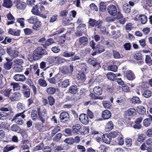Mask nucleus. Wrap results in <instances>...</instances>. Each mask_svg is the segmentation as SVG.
<instances>
[{
    "label": "nucleus",
    "instance_id": "obj_14",
    "mask_svg": "<svg viewBox=\"0 0 152 152\" xmlns=\"http://www.w3.org/2000/svg\"><path fill=\"white\" fill-rule=\"evenodd\" d=\"M59 86L61 88H66L69 85V81L68 79H65L63 81L58 83Z\"/></svg>",
    "mask_w": 152,
    "mask_h": 152
},
{
    "label": "nucleus",
    "instance_id": "obj_8",
    "mask_svg": "<svg viewBox=\"0 0 152 152\" xmlns=\"http://www.w3.org/2000/svg\"><path fill=\"white\" fill-rule=\"evenodd\" d=\"M14 79L16 81L23 82L26 80L25 76L22 74H16L13 77Z\"/></svg>",
    "mask_w": 152,
    "mask_h": 152
},
{
    "label": "nucleus",
    "instance_id": "obj_1",
    "mask_svg": "<svg viewBox=\"0 0 152 152\" xmlns=\"http://www.w3.org/2000/svg\"><path fill=\"white\" fill-rule=\"evenodd\" d=\"M107 11L110 15L114 17L117 16L118 19H120L123 17V15L120 11L118 10L116 6L110 5L107 7Z\"/></svg>",
    "mask_w": 152,
    "mask_h": 152
},
{
    "label": "nucleus",
    "instance_id": "obj_25",
    "mask_svg": "<svg viewBox=\"0 0 152 152\" xmlns=\"http://www.w3.org/2000/svg\"><path fill=\"white\" fill-rule=\"evenodd\" d=\"M41 27V22L38 20L36 21L32 27L33 29L36 31H38L40 29Z\"/></svg>",
    "mask_w": 152,
    "mask_h": 152
},
{
    "label": "nucleus",
    "instance_id": "obj_9",
    "mask_svg": "<svg viewBox=\"0 0 152 152\" xmlns=\"http://www.w3.org/2000/svg\"><path fill=\"white\" fill-rule=\"evenodd\" d=\"M22 88L23 89V93L24 96L26 98H28L29 97L30 94V89L29 88H28L24 84L23 85Z\"/></svg>",
    "mask_w": 152,
    "mask_h": 152
},
{
    "label": "nucleus",
    "instance_id": "obj_36",
    "mask_svg": "<svg viewBox=\"0 0 152 152\" xmlns=\"http://www.w3.org/2000/svg\"><path fill=\"white\" fill-rule=\"evenodd\" d=\"M60 127L58 126H56L51 131V136H53L57 133L60 131Z\"/></svg>",
    "mask_w": 152,
    "mask_h": 152
},
{
    "label": "nucleus",
    "instance_id": "obj_45",
    "mask_svg": "<svg viewBox=\"0 0 152 152\" xmlns=\"http://www.w3.org/2000/svg\"><path fill=\"white\" fill-rule=\"evenodd\" d=\"M12 65V63L11 62H8L4 64V69L6 70L10 69Z\"/></svg>",
    "mask_w": 152,
    "mask_h": 152
},
{
    "label": "nucleus",
    "instance_id": "obj_60",
    "mask_svg": "<svg viewBox=\"0 0 152 152\" xmlns=\"http://www.w3.org/2000/svg\"><path fill=\"white\" fill-rule=\"evenodd\" d=\"M103 104L104 107L105 108L109 109L111 107V104L110 102L107 101L103 102Z\"/></svg>",
    "mask_w": 152,
    "mask_h": 152
},
{
    "label": "nucleus",
    "instance_id": "obj_30",
    "mask_svg": "<svg viewBox=\"0 0 152 152\" xmlns=\"http://www.w3.org/2000/svg\"><path fill=\"white\" fill-rule=\"evenodd\" d=\"M96 50L98 53H100L103 52L104 51L105 49L103 46L98 45L96 46Z\"/></svg>",
    "mask_w": 152,
    "mask_h": 152
},
{
    "label": "nucleus",
    "instance_id": "obj_62",
    "mask_svg": "<svg viewBox=\"0 0 152 152\" xmlns=\"http://www.w3.org/2000/svg\"><path fill=\"white\" fill-rule=\"evenodd\" d=\"M77 148L80 152H85L86 151V148L84 146L79 145L77 146Z\"/></svg>",
    "mask_w": 152,
    "mask_h": 152
},
{
    "label": "nucleus",
    "instance_id": "obj_6",
    "mask_svg": "<svg viewBox=\"0 0 152 152\" xmlns=\"http://www.w3.org/2000/svg\"><path fill=\"white\" fill-rule=\"evenodd\" d=\"M7 51L10 57L12 58H16L19 56L18 51L16 50H13L10 47L7 48Z\"/></svg>",
    "mask_w": 152,
    "mask_h": 152
},
{
    "label": "nucleus",
    "instance_id": "obj_53",
    "mask_svg": "<svg viewBox=\"0 0 152 152\" xmlns=\"http://www.w3.org/2000/svg\"><path fill=\"white\" fill-rule=\"evenodd\" d=\"M143 124L146 127L148 126L151 124V119H149V118L145 119L143 121Z\"/></svg>",
    "mask_w": 152,
    "mask_h": 152
},
{
    "label": "nucleus",
    "instance_id": "obj_51",
    "mask_svg": "<svg viewBox=\"0 0 152 152\" xmlns=\"http://www.w3.org/2000/svg\"><path fill=\"white\" fill-rule=\"evenodd\" d=\"M134 59L137 60H141L142 59V55L140 53H136L134 56Z\"/></svg>",
    "mask_w": 152,
    "mask_h": 152
},
{
    "label": "nucleus",
    "instance_id": "obj_49",
    "mask_svg": "<svg viewBox=\"0 0 152 152\" xmlns=\"http://www.w3.org/2000/svg\"><path fill=\"white\" fill-rule=\"evenodd\" d=\"M54 42L53 39L52 38L49 39H47L45 42V45L48 46L49 45L54 43Z\"/></svg>",
    "mask_w": 152,
    "mask_h": 152
},
{
    "label": "nucleus",
    "instance_id": "obj_46",
    "mask_svg": "<svg viewBox=\"0 0 152 152\" xmlns=\"http://www.w3.org/2000/svg\"><path fill=\"white\" fill-rule=\"evenodd\" d=\"M118 69V66L116 65H111L109 66L108 67V69L113 72H116Z\"/></svg>",
    "mask_w": 152,
    "mask_h": 152
},
{
    "label": "nucleus",
    "instance_id": "obj_34",
    "mask_svg": "<svg viewBox=\"0 0 152 152\" xmlns=\"http://www.w3.org/2000/svg\"><path fill=\"white\" fill-rule=\"evenodd\" d=\"M38 20V19L36 17L33 16L30 17L27 20V21L30 24H33L37 21Z\"/></svg>",
    "mask_w": 152,
    "mask_h": 152
},
{
    "label": "nucleus",
    "instance_id": "obj_59",
    "mask_svg": "<svg viewBox=\"0 0 152 152\" xmlns=\"http://www.w3.org/2000/svg\"><path fill=\"white\" fill-rule=\"evenodd\" d=\"M8 114L5 112L1 111L0 112V120H3L5 117L8 115Z\"/></svg>",
    "mask_w": 152,
    "mask_h": 152
},
{
    "label": "nucleus",
    "instance_id": "obj_13",
    "mask_svg": "<svg viewBox=\"0 0 152 152\" xmlns=\"http://www.w3.org/2000/svg\"><path fill=\"white\" fill-rule=\"evenodd\" d=\"M111 116V113L108 110H105L102 113V117L104 119H108L110 118Z\"/></svg>",
    "mask_w": 152,
    "mask_h": 152
},
{
    "label": "nucleus",
    "instance_id": "obj_5",
    "mask_svg": "<svg viewBox=\"0 0 152 152\" xmlns=\"http://www.w3.org/2000/svg\"><path fill=\"white\" fill-rule=\"evenodd\" d=\"M25 111H24L23 112L17 114L14 116V119L16 120V123L18 124L21 125L23 124V121L22 119L20 118H17L19 117H20L23 119H24L26 115L24 114L25 112Z\"/></svg>",
    "mask_w": 152,
    "mask_h": 152
},
{
    "label": "nucleus",
    "instance_id": "obj_17",
    "mask_svg": "<svg viewBox=\"0 0 152 152\" xmlns=\"http://www.w3.org/2000/svg\"><path fill=\"white\" fill-rule=\"evenodd\" d=\"M79 41L80 45H86L88 43V38L86 37H82L79 38Z\"/></svg>",
    "mask_w": 152,
    "mask_h": 152
},
{
    "label": "nucleus",
    "instance_id": "obj_48",
    "mask_svg": "<svg viewBox=\"0 0 152 152\" xmlns=\"http://www.w3.org/2000/svg\"><path fill=\"white\" fill-rule=\"evenodd\" d=\"M145 139V137L144 136V134H139L137 139V140L138 142H140L141 143L144 142Z\"/></svg>",
    "mask_w": 152,
    "mask_h": 152
},
{
    "label": "nucleus",
    "instance_id": "obj_58",
    "mask_svg": "<svg viewBox=\"0 0 152 152\" xmlns=\"http://www.w3.org/2000/svg\"><path fill=\"white\" fill-rule=\"evenodd\" d=\"M113 54L115 58L118 59L121 58V55L119 52L115 50L113 51Z\"/></svg>",
    "mask_w": 152,
    "mask_h": 152
},
{
    "label": "nucleus",
    "instance_id": "obj_63",
    "mask_svg": "<svg viewBox=\"0 0 152 152\" xmlns=\"http://www.w3.org/2000/svg\"><path fill=\"white\" fill-rule=\"evenodd\" d=\"M88 62L94 66H96L98 64V63L95 61L92 60L91 59H88Z\"/></svg>",
    "mask_w": 152,
    "mask_h": 152
},
{
    "label": "nucleus",
    "instance_id": "obj_19",
    "mask_svg": "<svg viewBox=\"0 0 152 152\" xmlns=\"http://www.w3.org/2000/svg\"><path fill=\"white\" fill-rule=\"evenodd\" d=\"M110 137L109 135L103 134L102 136V140L104 142L108 144H110L112 140Z\"/></svg>",
    "mask_w": 152,
    "mask_h": 152
},
{
    "label": "nucleus",
    "instance_id": "obj_57",
    "mask_svg": "<svg viewBox=\"0 0 152 152\" xmlns=\"http://www.w3.org/2000/svg\"><path fill=\"white\" fill-rule=\"evenodd\" d=\"M48 99L50 105V106L53 105L55 102V100L53 97L50 96H48Z\"/></svg>",
    "mask_w": 152,
    "mask_h": 152
},
{
    "label": "nucleus",
    "instance_id": "obj_3",
    "mask_svg": "<svg viewBox=\"0 0 152 152\" xmlns=\"http://www.w3.org/2000/svg\"><path fill=\"white\" fill-rule=\"evenodd\" d=\"M37 110L39 117L38 120H39L41 121L42 124L44 123L47 120L48 118V116L47 115V113L44 111H41L40 108L37 107Z\"/></svg>",
    "mask_w": 152,
    "mask_h": 152
},
{
    "label": "nucleus",
    "instance_id": "obj_61",
    "mask_svg": "<svg viewBox=\"0 0 152 152\" xmlns=\"http://www.w3.org/2000/svg\"><path fill=\"white\" fill-rule=\"evenodd\" d=\"M96 20H94L92 18H90L88 21V23L89 25L91 27H94L95 26Z\"/></svg>",
    "mask_w": 152,
    "mask_h": 152
},
{
    "label": "nucleus",
    "instance_id": "obj_32",
    "mask_svg": "<svg viewBox=\"0 0 152 152\" xmlns=\"http://www.w3.org/2000/svg\"><path fill=\"white\" fill-rule=\"evenodd\" d=\"M75 54V53L66 51L63 53V56L65 57H72L74 56Z\"/></svg>",
    "mask_w": 152,
    "mask_h": 152
},
{
    "label": "nucleus",
    "instance_id": "obj_37",
    "mask_svg": "<svg viewBox=\"0 0 152 152\" xmlns=\"http://www.w3.org/2000/svg\"><path fill=\"white\" fill-rule=\"evenodd\" d=\"M1 111L6 112L12 111V108L10 105H6L5 107H1L0 109Z\"/></svg>",
    "mask_w": 152,
    "mask_h": 152
},
{
    "label": "nucleus",
    "instance_id": "obj_26",
    "mask_svg": "<svg viewBox=\"0 0 152 152\" xmlns=\"http://www.w3.org/2000/svg\"><path fill=\"white\" fill-rule=\"evenodd\" d=\"M106 76L108 79L113 81L116 79V77L115 74L112 72H108Z\"/></svg>",
    "mask_w": 152,
    "mask_h": 152
},
{
    "label": "nucleus",
    "instance_id": "obj_4",
    "mask_svg": "<svg viewBox=\"0 0 152 152\" xmlns=\"http://www.w3.org/2000/svg\"><path fill=\"white\" fill-rule=\"evenodd\" d=\"M59 118L60 121L65 124H68L70 120L69 115L66 112L61 113Z\"/></svg>",
    "mask_w": 152,
    "mask_h": 152
},
{
    "label": "nucleus",
    "instance_id": "obj_28",
    "mask_svg": "<svg viewBox=\"0 0 152 152\" xmlns=\"http://www.w3.org/2000/svg\"><path fill=\"white\" fill-rule=\"evenodd\" d=\"M136 113V110L134 108L129 109L126 112V115L128 116L134 115H135Z\"/></svg>",
    "mask_w": 152,
    "mask_h": 152
},
{
    "label": "nucleus",
    "instance_id": "obj_43",
    "mask_svg": "<svg viewBox=\"0 0 152 152\" xmlns=\"http://www.w3.org/2000/svg\"><path fill=\"white\" fill-rule=\"evenodd\" d=\"M143 95L144 97L146 98L150 97L151 95V92L150 90H146L144 91Z\"/></svg>",
    "mask_w": 152,
    "mask_h": 152
},
{
    "label": "nucleus",
    "instance_id": "obj_7",
    "mask_svg": "<svg viewBox=\"0 0 152 152\" xmlns=\"http://www.w3.org/2000/svg\"><path fill=\"white\" fill-rule=\"evenodd\" d=\"M79 119L80 122L84 125L87 124L89 123L88 118L86 114L83 113L80 114Z\"/></svg>",
    "mask_w": 152,
    "mask_h": 152
},
{
    "label": "nucleus",
    "instance_id": "obj_50",
    "mask_svg": "<svg viewBox=\"0 0 152 152\" xmlns=\"http://www.w3.org/2000/svg\"><path fill=\"white\" fill-rule=\"evenodd\" d=\"M10 86H12V87L14 90H18L20 88V86L18 83L15 82L12 83L10 84Z\"/></svg>",
    "mask_w": 152,
    "mask_h": 152
},
{
    "label": "nucleus",
    "instance_id": "obj_55",
    "mask_svg": "<svg viewBox=\"0 0 152 152\" xmlns=\"http://www.w3.org/2000/svg\"><path fill=\"white\" fill-rule=\"evenodd\" d=\"M12 90V89L10 88L6 89H5L4 91V95L6 96L9 97Z\"/></svg>",
    "mask_w": 152,
    "mask_h": 152
},
{
    "label": "nucleus",
    "instance_id": "obj_44",
    "mask_svg": "<svg viewBox=\"0 0 152 152\" xmlns=\"http://www.w3.org/2000/svg\"><path fill=\"white\" fill-rule=\"evenodd\" d=\"M109 148L105 146L101 145L98 148V150L101 152H107Z\"/></svg>",
    "mask_w": 152,
    "mask_h": 152
},
{
    "label": "nucleus",
    "instance_id": "obj_38",
    "mask_svg": "<svg viewBox=\"0 0 152 152\" xmlns=\"http://www.w3.org/2000/svg\"><path fill=\"white\" fill-rule=\"evenodd\" d=\"M38 83L40 86L43 87H45L47 85L46 81L42 78H40L39 80Z\"/></svg>",
    "mask_w": 152,
    "mask_h": 152
},
{
    "label": "nucleus",
    "instance_id": "obj_16",
    "mask_svg": "<svg viewBox=\"0 0 152 152\" xmlns=\"http://www.w3.org/2000/svg\"><path fill=\"white\" fill-rule=\"evenodd\" d=\"M20 31L19 30H16L14 29L10 28L8 31L9 34L15 36H20Z\"/></svg>",
    "mask_w": 152,
    "mask_h": 152
},
{
    "label": "nucleus",
    "instance_id": "obj_27",
    "mask_svg": "<svg viewBox=\"0 0 152 152\" xmlns=\"http://www.w3.org/2000/svg\"><path fill=\"white\" fill-rule=\"evenodd\" d=\"M138 20L140 21L142 24H145L147 21V18L144 15H141L138 17Z\"/></svg>",
    "mask_w": 152,
    "mask_h": 152
},
{
    "label": "nucleus",
    "instance_id": "obj_2",
    "mask_svg": "<svg viewBox=\"0 0 152 152\" xmlns=\"http://www.w3.org/2000/svg\"><path fill=\"white\" fill-rule=\"evenodd\" d=\"M47 54L45 49L41 47H39L34 50L33 54V58L35 60H37L41 58L43 56Z\"/></svg>",
    "mask_w": 152,
    "mask_h": 152
},
{
    "label": "nucleus",
    "instance_id": "obj_35",
    "mask_svg": "<svg viewBox=\"0 0 152 152\" xmlns=\"http://www.w3.org/2000/svg\"><path fill=\"white\" fill-rule=\"evenodd\" d=\"M37 111L33 110L31 113V117L32 119L35 121L37 118Z\"/></svg>",
    "mask_w": 152,
    "mask_h": 152
},
{
    "label": "nucleus",
    "instance_id": "obj_47",
    "mask_svg": "<svg viewBox=\"0 0 152 152\" xmlns=\"http://www.w3.org/2000/svg\"><path fill=\"white\" fill-rule=\"evenodd\" d=\"M23 67L21 65H18L14 68V70L17 72H20L23 69Z\"/></svg>",
    "mask_w": 152,
    "mask_h": 152
},
{
    "label": "nucleus",
    "instance_id": "obj_52",
    "mask_svg": "<svg viewBox=\"0 0 152 152\" xmlns=\"http://www.w3.org/2000/svg\"><path fill=\"white\" fill-rule=\"evenodd\" d=\"M63 149V148L61 145H56L54 147V151L55 152H59V151Z\"/></svg>",
    "mask_w": 152,
    "mask_h": 152
},
{
    "label": "nucleus",
    "instance_id": "obj_41",
    "mask_svg": "<svg viewBox=\"0 0 152 152\" xmlns=\"http://www.w3.org/2000/svg\"><path fill=\"white\" fill-rule=\"evenodd\" d=\"M124 12L126 13H129L131 11V7L128 4H124L123 7Z\"/></svg>",
    "mask_w": 152,
    "mask_h": 152
},
{
    "label": "nucleus",
    "instance_id": "obj_23",
    "mask_svg": "<svg viewBox=\"0 0 152 152\" xmlns=\"http://www.w3.org/2000/svg\"><path fill=\"white\" fill-rule=\"evenodd\" d=\"M78 80H80L82 82L84 81L86 79V76L85 74L83 72H80L77 76Z\"/></svg>",
    "mask_w": 152,
    "mask_h": 152
},
{
    "label": "nucleus",
    "instance_id": "obj_54",
    "mask_svg": "<svg viewBox=\"0 0 152 152\" xmlns=\"http://www.w3.org/2000/svg\"><path fill=\"white\" fill-rule=\"evenodd\" d=\"M25 34L26 35H31L33 33V30L28 28H26L24 29Z\"/></svg>",
    "mask_w": 152,
    "mask_h": 152
},
{
    "label": "nucleus",
    "instance_id": "obj_40",
    "mask_svg": "<svg viewBox=\"0 0 152 152\" xmlns=\"http://www.w3.org/2000/svg\"><path fill=\"white\" fill-rule=\"evenodd\" d=\"M50 59L51 61V62H53L55 64H59V56H56V57H54L52 56L50 57Z\"/></svg>",
    "mask_w": 152,
    "mask_h": 152
},
{
    "label": "nucleus",
    "instance_id": "obj_42",
    "mask_svg": "<svg viewBox=\"0 0 152 152\" xmlns=\"http://www.w3.org/2000/svg\"><path fill=\"white\" fill-rule=\"evenodd\" d=\"M64 141L65 142L68 144L72 145L74 143L75 140L72 137H70L66 138L64 140Z\"/></svg>",
    "mask_w": 152,
    "mask_h": 152
},
{
    "label": "nucleus",
    "instance_id": "obj_29",
    "mask_svg": "<svg viewBox=\"0 0 152 152\" xmlns=\"http://www.w3.org/2000/svg\"><path fill=\"white\" fill-rule=\"evenodd\" d=\"M69 92L73 94H75L77 91V86L76 85L72 86H70L69 89Z\"/></svg>",
    "mask_w": 152,
    "mask_h": 152
},
{
    "label": "nucleus",
    "instance_id": "obj_33",
    "mask_svg": "<svg viewBox=\"0 0 152 152\" xmlns=\"http://www.w3.org/2000/svg\"><path fill=\"white\" fill-rule=\"evenodd\" d=\"M131 101L132 103L134 104H140L142 102L139 98L137 96H133L132 99Z\"/></svg>",
    "mask_w": 152,
    "mask_h": 152
},
{
    "label": "nucleus",
    "instance_id": "obj_64",
    "mask_svg": "<svg viewBox=\"0 0 152 152\" xmlns=\"http://www.w3.org/2000/svg\"><path fill=\"white\" fill-rule=\"evenodd\" d=\"M19 127L16 124H13L11 127L10 130L14 132H17L19 130Z\"/></svg>",
    "mask_w": 152,
    "mask_h": 152
},
{
    "label": "nucleus",
    "instance_id": "obj_15",
    "mask_svg": "<svg viewBox=\"0 0 152 152\" xmlns=\"http://www.w3.org/2000/svg\"><path fill=\"white\" fill-rule=\"evenodd\" d=\"M26 3L22 1L18 2L16 4L17 8L20 10H24L26 8Z\"/></svg>",
    "mask_w": 152,
    "mask_h": 152
},
{
    "label": "nucleus",
    "instance_id": "obj_21",
    "mask_svg": "<svg viewBox=\"0 0 152 152\" xmlns=\"http://www.w3.org/2000/svg\"><path fill=\"white\" fill-rule=\"evenodd\" d=\"M113 128V124L112 121H109L107 123L105 127V131L109 132Z\"/></svg>",
    "mask_w": 152,
    "mask_h": 152
},
{
    "label": "nucleus",
    "instance_id": "obj_20",
    "mask_svg": "<svg viewBox=\"0 0 152 152\" xmlns=\"http://www.w3.org/2000/svg\"><path fill=\"white\" fill-rule=\"evenodd\" d=\"M12 1L11 0H4L2 6L7 8H10L12 5Z\"/></svg>",
    "mask_w": 152,
    "mask_h": 152
},
{
    "label": "nucleus",
    "instance_id": "obj_31",
    "mask_svg": "<svg viewBox=\"0 0 152 152\" xmlns=\"http://www.w3.org/2000/svg\"><path fill=\"white\" fill-rule=\"evenodd\" d=\"M46 91L48 94H53L56 92V88L53 87H50L46 89Z\"/></svg>",
    "mask_w": 152,
    "mask_h": 152
},
{
    "label": "nucleus",
    "instance_id": "obj_11",
    "mask_svg": "<svg viewBox=\"0 0 152 152\" xmlns=\"http://www.w3.org/2000/svg\"><path fill=\"white\" fill-rule=\"evenodd\" d=\"M31 12L34 15H38L41 17L42 15L41 14L40 11L39 10L37 5H35L33 7Z\"/></svg>",
    "mask_w": 152,
    "mask_h": 152
},
{
    "label": "nucleus",
    "instance_id": "obj_24",
    "mask_svg": "<svg viewBox=\"0 0 152 152\" xmlns=\"http://www.w3.org/2000/svg\"><path fill=\"white\" fill-rule=\"evenodd\" d=\"M137 110L140 114L144 115L145 113L146 110L143 106H139L137 107Z\"/></svg>",
    "mask_w": 152,
    "mask_h": 152
},
{
    "label": "nucleus",
    "instance_id": "obj_22",
    "mask_svg": "<svg viewBox=\"0 0 152 152\" xmlns=\"http://www.w3.org/2000/svg\"><path fill=\"white\" fill-rule=\"evenodd\" d=\"M93 92L97 95H100L102 93V88L99 86H96L93 89Z\"/></svg>",
    "mask_w": 152,
    "mask_h": 152
},
{
    "label": "nucleus",
    "instance_id": "obj_12",
    "mask_svg": "<svg viewBox=\"0 0 152 152\" xmlns=\"http://www.w3.org/2000/svg\"><path fill=\"white\" fill-rule=\"evenodd\" d=\"M125 76L126 79L131 81L133 80L135 78L134 73L131 71L127 72L125 74Z\"/></svg>",
    "mask_w": 152,
    "mask_h": 152
},
{
    "label": "nucleus",
    "instance_id": "obj_56",
    "mask_svg": "<svg viewBox=\"0 0 152 152\" xmlns=\"http://www.w3.org/2000/svg\"><path fill=\"white\" fill-rule=\"evenodd\" d=\"M44 148V145L43 143H40L39 144L36 146L34 148V150L35 151H37L42 149Z\"/></svg>",
    "mask_w": 152,
    "mask_h": 152
},
{
    "label": "nucleus",
    "instance_id": "obj_10",
    "mask_svg": "<svg viewBox=\"0 0 152 152\" xmlns=\"http://www.w3.org/2000/svg\"><path fill=\"white\" fill-rule=\"evenodd\" d=\"M21 96V95L20 93L16 92L12 94L10 99L12 101H18L20 99Z\"/></svg>",
    "mask_w": 152,
    "mask_h": 152
},
{
    "label": "nucleus",
    "instance_id": "obj_18",
    "mask_svg": "<svg viewBox=\"0 0 152 152\" xmlns=\"http://www.w3.org/2000/svg\"><path fill=\"white\" fill-rule=\"evenodd\" d=\"M81 126L79 124L73 126L72 127V132L74 133L78 134L80 132Z\"/></svg>",
    "mask_w": 152,
    "mask_h": 152
},
{
    "label": "nucleus",
    "instance_id": "obj_39",
    "mask_svg": "<svg viewBox=\"0 0 152 152\" xmlns=\"http://www.w3.org/2000/svg\"><path fill=\"white\" fill-rule=\"evenodd\" d=\"M120 133L118 131L116 130L114 131L111 132L109 133V136L110 137L115 138L117 137L118 135L120 134Z\"/></svg>",
    "mask_w": 152,
    "mask_h": 152
}]
</instances>
